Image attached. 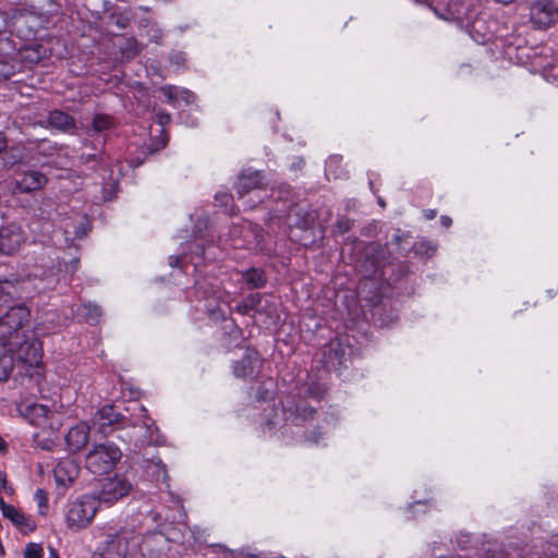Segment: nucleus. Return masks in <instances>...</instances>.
Wrapping results in <instances>:
<instances>
[{
    "label": "nucleus",
    "mask_w": 558,
    "mask_h": 558,
    "mask_svg": "<svg viewBox=\"0 0 558 558\" xmlns=\"http://www.w3.org/2000/svg\"><path fill=\"white\" fill-rule=\"evenodd\" d=\"M98 500L95 495H84L69 504L65 522L69 529L78 531L87 527L98 511Z\"/></svg>",
    "instance_id": "3"
},
{
    "label": "nucleus",
    "mask_w": 558,
    "mask_h": 558,
    "mask_svg": "<svg viewBox=\"0 0 558 558\" xmlns=\"http://www.w3.org/2000/svg\"><path fill=\"white\" fill-rule=\"evenodd\" d=\"M25 241V233L20 226L10 223L0 228V254L17 253Z\"/></svg>",
    "instance_id": "8"
},
{
    "label": "nucleus",
    "mask_w": 558,
    "mask_h": 558,
    "mask_svg": "<svg viewBox=\"0 0 558 558\" xmlns=\"http://www.w3.org/2000/svg\"><path fill=\"white\" fill-rule=\"evenodd\" d=\"M336 161V158H330L327 163V173L330 172L331 165Z\"/></svg>",
    "instance_id": "39"
},
{
    "label": "nucleus",
    "mask_w": 558,
    "mask_h": 558,
    "mask_svg": "<svg viewBox=\"0 0 558 558\" xmlns=\"http://www.w3.org/2000/svg\"><path fill=\"white\" fill-rule=\"evenodd\" d=\"M0 509L2 515L9 519L19 529L23 530L24 532L34 531L35 524L31 521V519L14 506L5 504L2 498H0Z\"/></svg>",
    "instance_id": "12"
},
{
    "label": "nucleus",
    "mask_w": 558,
    "mask_h": 558,
    "mask_svg": "<svg viewBox=\"0 0 558 558\" xmlns=\"http://www.w3.org/2000/svg\"><path fill=\"white\" fill-rule=\"evenodd\" d=\"M173 58H175L177 59L175 62L179 63V61L182 59V56L181 54H174Z\"/></svg>",
    "instance_id": "42"
},
{
    "label": "nucleus",
    "mask_w": 558,
    "mask_h": 558,
    "mask_svg": "<svg viewBox=\"0 0 558 558\" xmlns=\"http://www.w3.org/2000/svg\"><path fill=\"white\" fill-rule=\"evenodd\" d=\"M16 360L27 366H38L43 357L41 343L35 338H27L15 349Z\"/></svg>",
    "instance_id": "9"
},
{
    "label": "nucleus",
    "mask_w": 558,
    "mask_h": 558,
    "mask_svg": "<svg viewBox=\"0 0 558 558\" xmlns=\"http://www.w3.org/2000/svg\"><path fill=\"white\" fill-rule=\"evenodd\" d=\"M147 468L153 469L151 474L154 476H156L157 478H159V477L166 478L167 477L166 469H165V465L161 463V460L158 459L157 461H151V465H149Z\"/></svg>",
    "instance_id": "25"
},
{
    "label": "nucleus",
    "mask_w": 558,
    "mask_h": 558,
    "mask_svg": "<svg viewBox=\"0 0 558 558\" xmlns=\"http://www.w3.org/2000/svg\"><path fill=\"white\" fill-rule=\"evenodd\" d=\"M338 229L341 232H345L350 229V222L349 221H339L338 222Z\"/></svg>",
    "instance_id": "33"
},
{
    "label": "nucleus",
    "mask_w": 558,
    "mask_h": 558,
    "mask_svg": "<svg viewBox=\"0 0 558 558\" xmlns=\"http://www.w3.org/2000/svg\"><path fill=\"white\" fill-rule=\"evenodd\" d=\"M7 448V444L4 439L0 436V451Z\"/></svg>",
    "instance_id": "40"
},
{
    "label": "nucleus",
    "mask_w": 558,
    "mask_h": 558,
    "mask_svg": "<svg viewBox=\"0 0 558 558\" xmlns=\"http://www.w3.org/2000/svg\"><path fill=\"white\" fill-rule=\"evenodd\" d=\"M48 182L45 174L38 171L25 173L20 180H15L14 191L17 193H29L43 189Z\"/></svg>",
    "instance_id": "11"
},
{
    "label": "nucleus",
    "mask_w": 558,
    "mask_h": 558,
    "mask_svg": "<svg viewBox=\"0 0 558 558\" xmlns=\"http://www.w3.org/2000/svg\"><path fill=\"white\" fill-rule=\"evenodd\" d=\"M264 186L263 177L258 171L242 173L236 183V192L239 197H243L253 190Z\"/></svg>",
    "instance_id": "15"
},
{
    "label": "nucleus",
    "mask_w": 558,
    "mask_h": 558,
    "mask_svg": "<svg viewBox=\"0 0 558 558\" xmlns=\"http://www.w3.org/2000/svg\"><path fill=\"white\" fill-rule=\"evenodd\" d=\"M13 74L12 66L0 56V80H7Z\"/></svg>",
    "instance_id": "26"
},
{
    "label": "nucleus",
    "mask_w": 558,
    "mask_h": 558,
    "mask_svg": "<svg viewBox=\"0 0 558 558\" xmlns=\"http://www.w3.org/2000/svg\"><path fill=\"white\" fill-rule=\"evenodd\" d=\"M95 420L104 427L123 422L124 416L117 412L113 405H105L98 410Z\"/></svg>",
    "instance_id": "16"
},
{
    "label": "nucleus",
    "mask_w": 558,
    "mask_h": 558,
    "mask_svg": "<svg viewBox=\"0 0 558 558\" xmlns=\"http://www.w3.org/2000/svg\"><path fill=\"white\" fill-rule=\"evenodd\" d=\"M180 263V257L179 256H170L169 257V264L172 266V267H175L178 266Z\"/></svg>",
    "instance_id": "36"
},
{
    "label": "nucleus",
    "mask_w": 558,
    "mask_h": 558,
    "mask_svg": "<svg viewBox=\"0 0 558 558\" xmlns=\"http://www.w3.org/2000/svg\"><path fill=\"white\" fill-rule=\"evenodd\" d=\"M170 114L166 112H159L158 113V122L161 125H166L170 122Z\"/></svg>",
    "instance_id": "30"
},
{
    "label": "nucleus",
    "mask_w": 558,
    "mask_h": 558,
    "mask_svg": "<svg viewBox=\"0 0 558 558\" xmlns=\"http://www.w3.org/2000/svg\"><path fill=\"white\" fill-rule=\"evenodd\" d=\"M20 296V290L16 282L10 280H0V306H3Z\"/></svg>",
    "instance_id": "19"
},
{
    "label": "nucleus",
    "mask_w": 558,
    "mask_h": 558,
    "mask_svg": "<svg viewBox=\"0 0 558 558\" xmlns=\"http://www.w3.org/2000/svg\"><path fill=\"white\" fill-rule=\"evenodd\" d=\"M34 498L35 500L37 501L38 504V507H39V512L40 514H46V510H47V502H48V498H47V494L44 489H37L35 492V495H34Z\"/></svg>",
    "instance_id": "24"
},
{
    "label": "nucleus",
    "mask_w": 558,
    "mask_h": 558,
    "mask_svg": "<svg viewBox=\"0 0 558 558\" xmlns=\"http://www.w3.org/2000/svg\"><path fill=\"white\" fill-rule=\"evenodd\" d=\"M425 216H426L427 219H433L436 216V211L435 210H427L425 213Z\"/></svg>",
    "instance_id": "38"
},
{
    "label": "nucleus",
    "mask_w": 558,
    "mask_h": 558,
    "mask_svg": "<svg viewBox=\"0 0 558 558\" xmlns=\"http://www.w3.org/2000/svg\"><path fill=\"white\" fill-rule=\"evenodd\" d=\"M84 310L86 311L85 316L89 320H98L101 315L100 308L97 305H85Z\"/></svg>",
    "instance_id": "27"
},
{
    "label": "nucleus",
    "mask_w": 558,
    "mask_h": 558,
    "mask_svg": "<svg viewBox=\"0 0 558 558\" xmlns=\"http://www.w3.org/2000/svg\"><path fill=\"white\" fill-rule=\"evenodd\" d=\"M531 22L546 28L558 22V0H537L530 8Z\"/></svg>",
    "instance_id": "7"
},
{
    "label": "nucleus",
    "mask_w": 558,
    "mask_h": 558,
    "mask_svg": "<svg viewBox=\"0 0 558 558\" xmlns=\"http://www.w3.org/2000/svg\"><path fill=\"white\" fill-rule=\"evenodd\" d=\"M48 123L61 131H71L75 126L74 119L65 112L54 110L51 111L48 118Z\"/></svg>",
    "instance_id": "18"
},
{
    "label": "nucleus",
    "mask_w": 558,
    "mask_h": 558,
    "mask_svg": "<svg viewBox=\"0 0 558 558\" xmlns=\"http://www.w3.org/2000/svg\"><path fill=\"white\" fill-rule=\"evenodd\" d=\"M258 357L256 353L246 354L234 365V374L238 377H248L254 374Z\"/></svg>",
    "instance_id": "17"
},
{
    "label": "nucleus",
    "mask_w": 558,
    "mask_h": 558,
    "mask_svg": "<svg viewBox=\"0 0 558 558\" xmlns=\"http://www.w3.org/2000/svg\"><path fill=\"white\" fill-rule=\"evenodd\" d=\"M128 411H130V409H128ZM131 411L133 416V425L141 424V426H143L146 430L144 438L149 442L155 441L153 433L157 430V427L155 426V423L148 417L146 409L143 405L135 403Z\"/></svg>",
    "instance_id": "14"
},
{
    "label": "nucleus",
    "mask_w": 558,
    "mask_h": 558,
    "mask_svg": "<svg viewBox=\"0 0 558 558\" xmlns=\"http://www.w3.org/2000/svg\"><path fill=\"white\" fill-rule=\"evenodd\" d=\"M181 96H182V99L187 104L192 102L194 100V95L189 90H182Z\"/></svg>",
    "instance_id": "31"
},
{
    "label": "nucleus",
    "mask_w": 558,
    "mask_h": 558,
    "mask_svg": "<svg viewBox=\"0 0 558 558\" xmlns=\"http://www.w3.org/2000/svg\"><path fill=\"white\" fill-rule=\"evenodd\" d=\"M161 93L171 100L177 97L178 90L173 86H163Z\"/></svg>",
    "instance_id": "29"
},
{
    "label": "nucleus",
    "mask_w": 558,
    "mask_h": 558,
    "mask_svg": "<svg viewBox=\"0 0 558 558\" xmlns=\"http://www.w3.org/2000/svg\"><path fill=\"white\" fill-rule=\"evenodd\" d=\"M259 300H260V299H259V295H258V294H252V295H250V296L245 300V302H244V304H243V308H244V311H243V312L245 313V312H246V310H248V308H254L255 306H257V305H258V303H259Z\"/></svg>",
    "instance_id": "28"
},
{
    "label": "nucleus",
    "mask_w": 558,
    "mask_h": 558,
    "mask_svg": "<svg viewBox=\"0 0 558 558\" xmlns=\"http://www.w3.org/2000/svg\"><path fill=\"white\" fill-rule=\"evenodd\" d=\"M122 452L113 442L93 446L85 458L86 469L95 475H104L113 470L120 461Z\"/></svg>",
    "instance_id": "2"
},
{
    "label": "nucleus",
    "mask_w": 558,
    "mask_h": 558,
    "mask_svg": "<svg viewBox=\"0 0 558 558\" xmlns=\"http://www.w3.org/2000/svg\"><path fill=\"white\" fill-rule=\"evenodd\" d=\"M50 555H51V557H53V558H58V555H57V553H56V550H54V549H50Z\"/></svg>",
    "instance_id": "41"
},
{
    "label": "nucleus",
    "mask_w": 558,
    "mask_h": 558,
    "mask_svg": "<svg viewBox=\"0 0 558 558\" xmlns=\"http://www.w3.org/2000/svg\"><path fill=\"white\" fill-rule=\"evenodd\" d=\"M243 280L250 288H260L265 284V274L260 269L252 268L243 274Z\"/></svg>",
    "instance_id": "21"
},
{
    "label": "nucleus",
    "mask_w": 558,
    "mask_h": 558,
    "mask_svg": "<svg viewBox=\"0 0 558 558\" xmlns=\"http://www.w3.org/2000/svg\"><path fill=\"white\" fill-rule=\"evenodd\" d=\"M8 143L5 137L0 133V153L5 149Z\"/></svg>",
    "instance_id": "37"
},
{
    "label": "nucleus",
    "mask_w": 558,
    "mask_h": 558,
    "mask_svg": "<svg viewBox=\"0 0 558 558\" xmlns=\"http://www.w3.org/2000/svg\"><path fill=\"white\" fill-rule=\"evenodd\" d=\"M31 317L29 310L19 304L11 306L7 313L0 317V345L1 347H14L20 338V333L28 323Z\"/></svg>",
    "instance_id": "1"
},
{
    "label": "nucleus",
    "mask_w": 558,
    "mask_h": 558,
    "mask_svg": "<svg viewBox=\"0 0 558 558\" xmlns=\"http://www.w3.org/2000/svg\"><path fill=\"white\" fill-rule=\"evenodd\" d=\"M90 427L86 422L72 426L65 435V442L71 451L82 450L88 442Z\"/></svg>",
    "instance_id": "10"
},
{
    "label": "nucleus",
    "mask_w": 558,
    "mask_h": 558,
    "mask_svg": "<svg viewBox=\"0 0 558 558\" xmlns=\"http://www.w3.org/2000/svg\"><path fill=\"white\" fill-rule=\"evenodd\" d=\"M19 411L29 424L48 430L51 435H54L61 426L58 414L48 405L28 402L21 404Z\"/></svg>",
    "instance_id": "4"
},
{
    "label": "nucleus",
    "mask_w": 558,
    "mask_h": 558,
    "mask_svg": "<svg viewBox=\"0 0 558 558\" xmlns=\"http://www.w3.org/2000/svg\"><path fill=\"white\" fill-rule=\"evenodd\" d=\"M440 222H441V225H442L444 227L449 228V227L451 226V223H452V220H451V218H450V217H448V216H441V217H440Z\"/></svg>",
    "instance_id": "34"
},
{
    "label": "nucleus",
    "mask_w": 558,
    "mask_h": 558,
    "mask_svg": "<svg viewBox=\"0 0 558 558\" xmlns=\"http://www.w3.org/2000/svg\"><path fill=\"white\" fill-rule=\"evenodd\" d=\"M7 489V476L0 472V492Z\"/></svg>",
    "instance_id": "35"
},
{
    "label": "nucleus",
    "mask_w": 558,
    "mask_h": 558,
    "mask_svg": "<svg viewBox=\"0 0 558 558\" xmlns=\"http://www.w3.org/2000/svg\"><path fill=\"white\" fill-rule=\"evenodd\" d=\"M7 28V15L0 11V33Z\"/></svg>",
    "instance_id": "32"
},
{
    "label": "nucleus",
    "mask_w": 558,
    "mask_h": 558,
    "mask_svg": "<svg viewBox=\"0 0 558 558\" xmlns=\"http://www.w3.org/2000/svg\"><path fill=\"white\" fill-rule=\"evenodd\" d=\"M54 478L59 485L68 486L80 473V466L73 459H64L54 468Z\"/></svg>",
    "instance_id": "13"
},
{
    "label": "nucleus",
    "mask_w": 558,
    "mask_h": 558,
    "mask_svg": "<svg viewBox=\"0 0 558 558\" xmlns=\"http://www.w3.org/2000/svg\"><path fill=\"white\" fill-rule=\"evenodd\" d=\"M132 489L131 483L121 475L106 480L97 497L98 504L111 506L121 498L129 495Z\"/></svg>",
    "instance_id": "6"
},
{
    "label": "nucleus",
    "mask_w": 558,
    "mask_h": 558,
    "mask_svg": "<svg viewBox=\"0 0 558 558\" xmlns=\"http://www.w3.org/2000/svg\"><path fill=\"white\" fill-rule=\"evenodd\" d=\"M133 535V531L124 529L108 534L106 539L96 548L92 558H125Z\"/></svg>",
    "instance_id": "5"
},
{
    "label": "nucleus",
    "mask_w": 558,
    "mask_h": 558,
    "mask_svg": "<svg viewBox=\"0 0 558 558\" xmlns=\"http://www.w3.org/2000/svg\"><path fill=\"white\" fill-rule=\"evenodd\" d=\"M44 555V548L40 544L28 543L24 550L23 558H41Z\"/></svg>",
    "instance_id": "23"
},
{
    "label": "nucleus",
    "mask_w": 558,
    "mask_h": 558,
    "mask_svg": "<svg viewBox=\"0 0 558 558\" xmlns=\"http://www.w3.org/2000/svg\"><path fill=\"white\" fill-rule=\"evenodd\" d=\"M11 351L12 348L0 352V381L7 380L13 371L14 357Z\"/></svg>",
    "instance_id": "20"
},
{
    "label": "nucleus",
    "mask_w": 558,
    "mask_h": 558,
    "mask_svg": "<svg viewBox=\"0 0 558 558\" xmlns=\"http://www.w3.org/2000/svg\"><path fill=\"white\" fill-rule=\"evenodd\" d=\"M112 125V118L108 114H97L93 120V129L96 132L109 130Z\"/></svg>",
    "instance_id": "22"
},
{
    "label": "nucleus",
    "mask_w": 558,
    "mask_h": 558,
    "mask_svg": "<svg viewBox=\"0 0 558 558\" xmlns=\"http://www.w3.org/2000/svg\"><path fill=\"white\" fill-rule=\"evenodd\" d=\"M43 448L49 449V445H44Z\"/></svg>",
    "instance_id": "43"
}]
</instances>
